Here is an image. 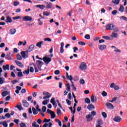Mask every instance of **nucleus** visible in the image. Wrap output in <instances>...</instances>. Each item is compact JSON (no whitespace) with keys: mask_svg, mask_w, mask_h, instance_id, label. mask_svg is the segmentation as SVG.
<instances>
[{"mask_svg":"<svg viewBox=\"0 0 127 127\" xmlns=\"http://www.w3.org/2000/svg\"><path fill=\"white\" fill-rule=\"evenodd\" d=\"M106 30H113L114 32H118L119 28H116V26L114 24H108L106 26Z\"/></svg>","mask_w":127,"mask_h":127,"instance_id":"nucleus-1","label":"nucleus"},{"mask_svg":"<svg viewBox=\"0 0 127 127\" xmlns=\"http://www.w3.org/2000/svg\"><path fill=\"white\" fill-rule=\"evenodd\" d=\"M79 69L84 71L87 69V64L85 63H81L80 65L79 66Z\"/></svg>","mask_w":127,"mask_h":127,"instance_id":"nucleus-2","label":"nucleus"},{"mask_svg":"<svg viewBox=\"0 0 127 127\" xmlns=\"http://www.w3.org/2000/svg\"><path fill=\"white\" fill-rule=\"evenodd\" d=\"M43 96H44L43 98L44 100H46V99H49V98L51 97V94H50V93L48 92H44L43 93Z\"/></svg>","mask_w":127,"mask_h":127,"instance_id":"nucleus-3","label":"nucleus"},{"mask_svg":"<svg viewBox=\"0 0 127 127\" xmlns=\"http://www.w3.org/2000/svg\"><path fill=\"white\" fill-rule=\"evenodd\" d=\"M21 55L22 58H24V59L27 58L28 57V51H26L21 52Z\"/></svg>","mask_w":127,"mask_h":127,"instance_id":"nucleus-4","label":"nucleus"},{"mask_svg":"<svg viewBox=\"0 0 127 127\" xmlns=\"http://www.w3.org/2000/svg\"><path fill=\"white\" fill-rule=\"evenodd\" d=\"M22 19L24 21H31L32 20V17L29 16H25L23 17Z\"/></svg>","mask_w":127,"mask_h":127,"instance_id":"nucleus-5","label":"nucleus"},{"mask_svg":"<svg viewBox=\"0 0 127 127\" xmlns=\"http://www.w3.org/2000/svg\"><path fill=\"white\" fill-rule=\"evenodd\" d=\"M43 60L46 64H48V63L51 61V58L45 57L43 58Z\"/></svg>","mask_w":127,"mask_h":127,"instance_id":"nucleus-6","label":"nucleus"},{"mask_svg":"<svg viewBox=\"0 0 127 127\" xmlns=\"http://www.w3.org/2000/svg\"><path fill=\"white\" fill-rule=\"evenodd\" d=\"M86 119H87V122H92L94 119V117L92 116V115L88 114L86 116Z\"/></svg>","mask_w":127,"mask_h":127,"instance_id":"nucleus-7","label":"nucleus"},{"mask_svg":"<svg viewBox=\"0 0 127 127\" xmlns=\"http://www.w3.org/2000/svg\"><path fill=\"white\" fill-rule=\"evenodd\" d=\"M114 122H116L117 123H120L121 121H122V118L120 117L119 116H116L114 119Z\"/></svg>","mask_w":127,"mask_h":127,"instance_id":"nucleus-8","label":"nucleus"},{"mask_svg":"<svg viewBox=\"0 0 127 127\" xmlns=\"http://www.w3.org/2000/svg\"><path fill=\"white\" fill-rule=\"evenodd\" d=\"M118 33L113 32L112 33V35L110 36V38H112L111 40H113V39H114V37L115 38H118Z\"/></svg>","mask_w":127,"mask_h":127,"instance_id":"nucleus-9","label":"nucleus"},{"mask_svg":"<svg viewBox=\"0 0 127 127\" xmlns=\"http://www.w3.org/2000/svg\"><path fill=\"white\" fill-rule=\"evenodd\" d=\"M106 106L108 109H110V110H113V109H114V106L110 103H107Z\"/></svg>","mask_w":127,"mask_h":127,"instance_id":"nucleus-10","label":"nucleus"},{"mask_svg":"<svg viewBox=\"0 0 127 127\" xmlns=\"http://www.w3.org/2000/svg\"><path fill=\"white\" fill-rule=\"evenodd\" d=\"M27 43L26 42V40H24V42L19 41V43H18V46H21V45H23V46H25V45H26Z\"/></svg>","mask_w":127,"mask_h":127,"instance_id":"nucleus-11","label":"nucleus"},{"mask_svg":"<svg viewBox=\"0 0 127 127\" xmlns=\"http://www.w3.org/2000/svg\"><path fill=\"white\" fill-rule=\"evenodd\" d=\"M16 70L18 72L17 74L18 77H22V76H23V74H22V72H21V69L16 68Z\"/></svg>","mask_w":127,"mask_h":127,"instance_id":"nucleus-12","label":"nucleus"},{"mask_svg":"<svg viewBox=\"0 0 127 127\" xmlns=\"http://www.w3.org/2000/svg\"><path fill=\"white\" fill-rule=\"evenodd\" d=\"M98 48H99L100 50L103 51V50H104V49H106V48H107V46L105 45H99L98 46Z\"/></svg>","mask_w":127,"mask_h":127,"instance_id":"nucleus-13","label":"nucleus"},{"mask_svg":"<svg viewBox=\"0 0 127 127\" xmlns=\"http://www.w3.org/2000/svg\"><path fill=\"white\" fill-rule=\"evenodd\" d=\"M44 2L46 3V7L47 8H52V3L46 1H44Z\"/></svg>","mask_w":127,"mask_h":127,"instance_id":"nucleus-14","label":"nucleus"},{"mask_svg":"<svg viewBox=\"0 0 127 127\" xmlns=\"http://www.w3.org/2000/svg\"><path fill=\"white\" fill-rule=\"evenodd\" d=\"M90 100L92 102V103H96L97 102V98L94 96V95H92L91 96Z\"/></svg>","mask_w":127,"mask_h":127,"instance_id":"nucleus-15","label":"nucleus"},{"mask_svg":"<svg viewBox=\"0 0 127 127\" xmlns=\"http://www.w3.org/2000/svg\"><path fill=\"white\" fill-rule=\"evenodd\" d=\"M15 62L17 66H19V67H20L21 68H23V65L22 64V63L18 62V61H15Z\"/></svg>","mask_w":127,"mask_h":127,"instance_id":"nucleus-16","label":"nucleus"},{"mask_svg":"<svg viewBox=\"0 0 127 127\" xmlns=\"http://www.w3.org/2000/svg\"><path fill=\"white\" fill-rule=\"evenodd\" d=\"M36 7H38L40 9H44L46 6L45 5L42 4V5H36Z\"/></svg>","mask_w":127,"mask_h":127,"instance_id":"nucleus-17","label":"nucleus"},{"mask_svg":"<svg viewBox=\"0 0 127 127\" xmlns=\"http://www.w3.org/2000/svg\"><path fill=\"white\" fill-rule=\"evenodd\" d=\"M111 48H114V52L118 53H121V51L119 49L117 48L115 46H111Z\"/></svg>","mask_w":127,"mask_h":127,"instance_id":"nucleus-18","label":"nucleus"},{"mask_svg":"<svg viewBox=\"0 0 127 127\" xmlns=\"http://www.w3.org/2000/svg\"><path fill=\"white\" fill-rule=\"evenodd\" d=\"M33 48H34V45H31L29 47L27 51H28V52H30L31 51H32V50H33Z\"/></svg>","mask_w":127,"mask_h":127,"instance_id":"nucleus-19","label":"nucleus"},{"mask_svg":"<svg viewBox=\"0 0 127 127\" xmlns=\"http://www.w3.org/2000/svg\"><path fill=\"white\" fill-rule=\"evenodd\" d=\"M23 105L25 108H27L29 106L28 103L26 100H23L22 101Z\"/></svg>","mask_w":127,"mask_h":127,"instance_id":"nucleus-20","label":"nucleus"},{"mask_svg":"<svg viewBox=\"0 0 127 127\" xmlns=\"http://www.w3.org/2000/svg\"><path fill=\"white\" fill-rule=\"evenodd\" d=\"M87 108L89 111H91L92 109H95V106H94V105H93L92 104H89L87 106Z\"/></svg>","mask_w":127,"mask_h":127,"instance_id":"nucleus-21","label":"nucleus"},{"mask_svg":"<svg viewBox=\"0 0 127 127\" xmlns=\"http://www.w3.org/2000/svg\"><path fill=\"white\" fill-rule=\"evenodd\" d=\"M66 91H68V92H71V86H70V83H67V84H66Z\"/></svg>","mask_w":127,"mask_h":127,"instance_id":"nucleus-22","label":"nucleus"},{"mask_svg":"<svg viewBox=\"0 0 127 127\" xmlns=\"http://www.w3.org/2000/svg\"><path fill=\"white\" fill-rule=\"evenodd\" d=\"M16 32V29L15 28L10 29V34H11V35H13V34H14Z\"/></svg>","mask_w":127,"mask_h":127,"instance_id":"nucleus-23","label":"nucleus"},{"mask_svg":"<svg viewBox=\"0 0 127 127\" xmlns=\"http://www.w3.org/2000/svg\"><path fill=\"white\" fill-rule=\"evenodd\" d=\"M3 69L5 71V70H9V65L6 64L5 65L2 66Z\"/></svg>","mask_w":127,"mask_h":127,"instance_id":"nucleus-24","label":"nucleus"},{"mask_svg":"<svg viewBox=\"0 0 127 127\" xmlns=\"http://www.w3.org/2000/svg\"><path fill=\"white\" fill-rule=\"evenodd\" d=\"M13 57V56L12 55V54H7L6 55V57L8 60H11L12 59Z\"/></svg>","mask_w":127,"mask_h":127,"instance_id":"nucleus-25","label":"nucleus"},{"mask_svg":"<svg viewBox=\"0 0 127 127\" xmlns=\"http://www.w3.org/2000/svg\"><path fill=\"white\" fill-rule=\"evenodd\" d=\"M97 125H99V126H102V125H103V120H102L101 119H98L97 121Z\"/></svg>","mask_w":127,"mask_h":127,"instance_id":"nucleus-26","label":"nucleus"},{"mask_svg":"<svg viewBox=\"0 0 127 127\" xmlns=\"http://www.w3.org/2000/svg\"><path fill=\"white\" fill-rule=\"evenodd\" d=\"M102 38H103L104 39H106L107 40H112V38H111V36L109 37L108 36H103L102 37Z\"/></svg>","mask_w":127,"mask_h":127,"instance_id":"nucleus-27","label":"nucleus"},{"mask_svg":"<svg viewBox=\"0 0 127 127\" xmlns=\"http://www.w3.org/2000/svg\"><path fill=\"white\" fill-rule=\"evenodd\" d=\"M8 94H9L8 92L5 91L2 93V97H6V96H7V95H8Z\"/></svg>","mask_w":127,"mask_h":127,"instance_id":"nucleus-28","label":"nucleus"},{"mask_svg":"<svg viewBox=\"0 0 127 127\" xmlns=\"http://www.w3.org/2000/svg\"><path fill=\"white\" fill-rule=\"evenodd\" d=\"M6 22H12V20L11 19V18H10L9 16H7L6 17V20H5Z\"/></svg>","mask_w":127,"mask_h":127,"instance_id":"nucleus-29","label":"nucleus"},{"mask_svg":"<svg viewBox=\"0 0 127 127\" xmlns=\"http://www.w3.org/2000/svg\"><path fill=\"white\" fill-rule=\"evenodd\" d=\"M55 121L56 123H58L60 127H62V123H61V121H59L58 119H56Z\"/></svg>","mask_w":127,"mask_h":127,"instance_id":"nucleus-30","label":"nucleus"},{"mask_svg":"<svg viewBox=\"0 0 127 127\" xmlns=\"http://www.w3.org/2000/svg\"><path fill=\"white\" fill-rule=\"evenodd\" d=\"M84 101L86 104H91V100H90L89 98H85Z\"/></svg>","mask_w":127,"mask_h":127,"instance_id":"nucleus-31","label":"nucleus"},{"mask_svg":"<svg viewBox=\"0 0 127 127\" xmlns=\"http://www.w3.org/2000/svg\"><path fill=\"white\" fill-rule=\"evenodd\" d=\"M43 43V41H41L40 42H38V43H37L36 46H37V47H39V48H41V45Z\"/></svg>","mask_w":127,"mask_h":127,"instance_id":"nucleus-32","label":"nucleus"},{"mask_svg":"<svg viewBox=\"0 0 127 127\" xmlns=\"http://www.w3.org/2000/svg\"><path fill=\"white\" fill-rule=\"evenodd\" d=\"M121 0H113L112 2L115 4H119Z\"/></svg>","mask_w":127,"mask_h":127,"instance_id":"nucleus-33","label":"nucleus"},{"mask_svg":"<svg viewBox=\"0 0 127 127\" xmlns=\"http://www.w3.org/2000/svg\"><path fill=\"white\" fill-rule=\"evenodd\" d=\"M101 95L103 97H107V96H108V93H107L106 91H104L101 93Z\"/></svg>","mask_w":127,"mask_h":127,"instance_id":"nucleus-34","label":"nucleus"},{"mask_svg":"<svg viewBox=\"0 0 127 127\" xmlns=\"http://www.w3.org/2000/svg\"><path fill=\"white\" fill-rule=\"evenodd\" d=\"M80 84H81V85H84L85 84V80L83 78H81L79 80Z\"/></svg>","mask_w":127,"mask_h":127,"instance_id":"nucleus-35","label":"nucleus"},{"mask_svg":"<svg viewBox=\"0 0 127 127\" xmlns=\"http://www.w3.org/2000/svg\"><path fill=\"white\" fill-rule=\"evenodd\" d=\"M51 119H55L56 117V115L54 112H53L51 114Z\"/></svg>","mask_w":127,"mask_h":127,"instance_id":"nucleus-36","label":"nucleus"},{"mask_svg":"<svg viewBox=\"0 0 127 127\" xmlns=\"http://www.w3.org/2000/svg\"><path fill=\"white\" fill-rule=\"evenodd\" d=\"M2 125L4 127H7V123L6 122V121L2 122Z\"/></svg>","mask_w":127,"mask_h":127,"instance_id":"nucleus-37","label":"nucleus"},{"mask_svg":"<svg viewBox=\"0 0 127 127\" xmlns=\"http://www.w3.org/2000/svg\"><path fill=\"white\" fill-rule=\"evenodd\" d=\"M66 79L69 80V81H72L73 80V76L72 75H67Z\"/></svg>","mask_w":127,"mask_h":127,"instance_id":"nucleus-38","label":"nucleus"},{"mask_svg":"<svg viewBox=\"0 0 127 127\" xmlns=\"http://www.w3.org/2000/svg\"><path fill=\"white\" fill-rule=\"evenodd\" d=\"M33 127H39V125H37L36 122H33L32 124Z\"/></svg>","mask_w":127,"mask_h":127,"instance_id":"nucleus-39","label":"nucleus"},{"mask_svg":"<svg viewBox=\"0 0 127 127\" xmlns=\"http://www.w3.org/2000/svg\"><path fill=\"white\" fill-rule=\"evenodd\" d=\"M51 103L53 105V106L55 105V98H52L51 99Z\"/></svg>","mask_w":127,"mask_h":127,"instance_id":"nucleus-40","label":"nucleus"},{"mask_svg":"<svg viewBox=\"0 0 127 127\" xmlns=\"http://www.w3.org/2000/svg\"><path fill=\"white\" fill-rule=\"evenodd\" d=\"M16 108H17V109H18V110H19L20 111H21V110H23L22 107L21 106V104H20V105H17L16 106Z\"/></svg>","mask_w":127,"mask_h":127,"instance_id":"nucleus-41","label":"nucleus"},{"mask_svg":"<svg viewBox=\"0 0 127 127\" xmlns=\"http://www.w3.org/2000/svg\"><path fill=\"white\" fill-rule=\"evenodd\" d=\"M32 111L34 115H37V114L38 113L37 112V111H36V109H35L34 107H33L32 108Z\"/></svg>","mask_w":127,"mask_h":127,"instance_id":"nucleus-42","label":"nucleus"},{"mask_svg":"<svg viewBox=\"0 0 127 127\" xmlns=\"http://www.w3.org/2000/svg\"><path fill=\"white\" fill-rule=\"evenodd\" d=\"M96 115H97V113H96V111H92L91 112V114H90V116H91L92 117H94V116H96Z\"/></svg>","mask_w":127,"mask_h":127,"instance_id":"nucleus-43","label":"nucleus"},{"mask_svg":"<svg viewBox=\"0 0 127 127\" xmlns=\"http://www.w3.org/2000/svg\"><path fill=\"white\" fill-rule=\"evenodd\" d=\"M41 18L38 19V21H39L38 24L39 25H43V22H42V21L41 20Z\"/></svg>","mask_w":127,"mask_h":127,"instance_id":"nucleus-44","label":"nucleus"},{"mask_svg":"<svg viewBox=\"0 0 127 127\" xmlns=\"http://www.w3.org/2000/svg\"><path fill=\"white\" fill-rule=\"evenodd\" d=\"M50 15V13L48 12V11H44L43 15H45L46 16H48V15Z\"/></svg>","mask_w":127,"mask_h":127,"instance_id":"nucleus-45","label":"nucleus"},{"mask_svg":"<svg viewBox=\"0 0 127 127\" xmlns=\"http://www.w3.org/2000/svg\"><path fill=\"white\" fill-rule=\"evenodd\" d=\"M22 59V58L21 57V56L19 54L17 55V60H21Z\"/></svg>","mask_w":127,"mask_h":127,"instance_id":"nucleus-46","label":"nucleus"},{"mask_svg":"<svg viewBox=\"0 0 127 127\" xmlns=\"http://www.w3.org/2000/svg\"><path fill=\"white\" fill-rule=\"evenodd\" d=\"M23 73L24 74H26L27 75H28V74H29V68H28L26 70H24V71H23Z\"/></svg>","mask_w":127,"mask_h":127,"instance_id":"nucleus-47","label":"nucleus"},{"mask_svg":"<svg viewBox=\"0 0 127 127\" xmlns=\"http://www.w3.org/2000/svg\"><path fill=\"white\" fill-rule=\"evenodd\" d=\"M76 106H77V104L74 103V106H73V115H74L75 114V112H76L75 110H76Z\"/></svg>","mask_w":127,"mask_h":127,"instance_id":"nucleus-48","label":"nucleus"},{"mask_svg":"<svg viewBox=\"0 0 127 127\" xmlns=\"http://www.w3.org/2000/svg\"><path fill=\"white\" fill-rule=\"evenodd\" d=\"M48 102H49V100H46L43 101V105H47L48 104Z\"/></svg>","mask_w":127,"mask_h":127,"instance_id":"nucleus-49","label":"nucleus"},{"mask_svg":"<svg viewBox=\"0 0 127 127\" xmlns=\"http://www.w3.org/2000/svg\"><path fill=\"white\" fill-rule=\"evenodd\" d=\"M44 41H48L49 42H51V39L50 38H47L44 39Z\"/></svg>","mask_w":127,"mask_h":127,"instance_id":"nucleus-50","label":"nucleus"},{"mask_svg":"<svg viewBox=\"0 0 127 127\" xmlns=\"http://www.w3.org/2000/svg\"><path fill=\"white\" fill-rule=\"evenodd\" d=\"M66 102L67 105H68V106H71V104L72 103L71 101L69 100V99H66Z\"/></svg>","mask_w":127,"mask_h":127,"instance_id":"nucleus-51","label":"nucleus"},{"mask_svg":"<svg viewBox=\"0 0 127 127\" xmlns=\"http://www.w3.org/2000/svg\"><path fill=\"white\" fill-rule=\"evenodd\" d=\"M67 97L69 100H72V94H71V93L68 94Z\"/></svg>","mask_w":127,"mask_h":127,"instance_id":"nucleus-52","label":"nucleus"},{"mask_svg":"<svg viewBox=\"0 0 127 127\" xmlns=\"http://www.w3.org/2000/svg\"><path fill=\"white\" fill-rule=\"evenodd\" d=\"M102 116H103V118H104V119H106L107 118V113H106V112H102Z\"/></svg>","mask_w":127,"mask_h":127,"instance_id":"nucleus-53","label":"nucleus"},{"mask_svg":"<svg viewBox=\"0 0 127 127\" xmlns=\"http://www.w3.org/2000/svg\"><path fill=\"white\" fill-rule=\"evenodd\" d=\"M78 43L79 45H82V46L86 45V43L84 42L80 41V42H79Z\"/></svg>","mask_w":127,"mask_h":127,"instance_id":"nucleus-54","label":"nucleus"},{"mask_svg":"<svg viewBox=\"0 0 127 127\" xmlns=\"http://www.w3.org/2000/svg\"><path fill=\"white\" fill-rule=\"evenodd\" d=\"M42 111L43 113H45L46 112V107L43 106L42 108Z\"/></svg>","mask_w":127,"mask_h":127,"instance_id":"nucleus-55","label":"nucleus"},{"mask_svg":"<svg viewBox=\"0 0 127 127\" xmlns=\"http://www.w3.org/2000/svg\"><path fill=\"white\" fill-rule=\"evenodd\" d=\"M73 52H74V53H76V52L78 51V50H79L78 48L76 47H73Z\"/></svg>","mask_w":127,"mask_h":127,"instance_id":"nucleus-56","label":"nucleus"},{"mask_svg":"<svg viewBox=\"0 0 127 127\" xmlns=\"http://www.w3.org/2000/svg\"><path fill=\"white\" fill-rule=\"evenodd\" d=\"M84 38H85V39H90V35L89 34L85 35Z\"/></svg>","mask_w":127,"mask_h":127,"instance_id":"nucleus-57","label":"nucleus"},{"mask_svg":"<svg viewBox=\"0 0 127 127\" xmlns=\"http://www.w3.org/2000/svg\"><path fill=\"white\" fill-rule=\"evenodd\" d=\"M114 90H115V91H118V90H120V87L119 86V85H116L114 87Z\"/></svg>","mask_w":127,"mask_h":127,"instance_id":"nucleus-58","label":"nucleus"},{"mask_svg":"<svg viewBox=\"0 0 127 127\" xmlns=\"http://www.w3.org/2000/svg\"><path fill=\"white\" fill-rule=\"evenodd\" d=\"M55 75H59V74H60V71H59V70H55Z\"/></svg>","mask_w":127,"mask_h":127,"instance_id":"nucleus-59","label":"nucleus"},{"mask_svg":"<svg viewBox=\"0 0 127 127\" xmlns=\"http://www.w3.org/2000/svg\"><path fill=\"white\" fill-rule=\"evenodd\" d=\"M119 11H121V12H123V11H124V6H120V7L119 8Z\"/></svg>","mask_w":127,"mask_h":127,"instance_id":"nucleus-60","label":"nucleus"},{"mask_svg":"<svg viewBox=\"0 0 127 127\" xmlns=\"http://www.w3.org/2000/svg\"><path fill=\"white\" fill-rule=\"evenodd\" d=\"M20 127H26V125H25V124H24L23 123H21L20 124Z\"/></svg>","mask_w":127,"mask_h":127,"instance_id":"nucleus-61","label":"nucleus"},{"mask_svg":"<svg viewBox=\"0 0 127 127\" xmlns=\"http://www.w3.org/2000/svg\"><path fill=\"white\" fill-rule=\"evenodd\" d=\"M14 123L16 124V125H18V123H19V120L18 119H15L14 120Z\"/></svg>","mask_w":127,"mask_h":127,"instance_id":"nucleus-62","label":"nucleus"},{"mask_svg":"<svg viewBox=\"0 0 127 127\" xmlns=\"http://www.w3.org/2000/svg\"><path fill=\"white\" fill-rule=\"evenodd\" d=\"M122 18L123 20H125V21L127 20V18L126 17H125V16H121V19H122Z\"/></svg>","mask_w":127,"mask_h":127,"instance_id":"nucleus-63","label":"nucleus"},{"mask_svg":"<svg viewBox=\"0 0 127 127\" xmlns=\"http://www.w3.org/2000/svg\"><path fill=\"white\" fill-rule=\"evenodd\" d=\"M61 113V110H60V109H57V114L58 115H59V114H60Z\"/></svg>","mask_w":127,"mask_h":127,"instance_id":"nucleus-64","label":"nucleus"}]
</instances>
